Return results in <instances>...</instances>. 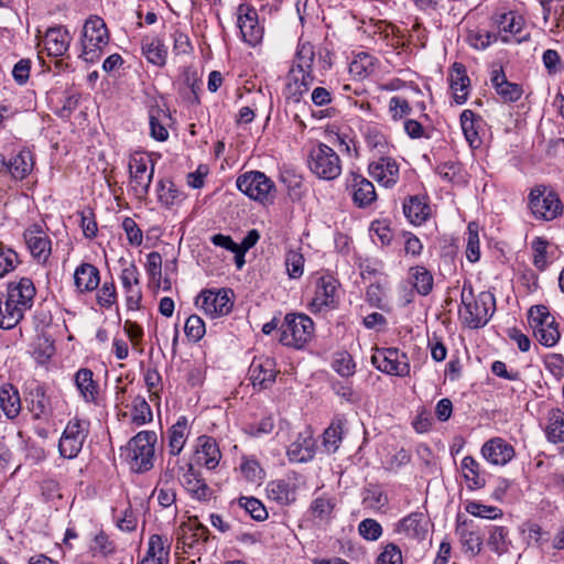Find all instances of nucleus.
<instances>
[{
  "mask_svg": "<svg viewBox=\"0 0 564 564\" xmlns=\"http://www.w3.org/2000/svg\"><path fill=\"white\" fill-rule=\"evenodd\" d=\"M186 429L187 420L185 416H181L169 430V452L171 455L177 456L182 452L186 443Z\"/></svg>",
  "mask_w": 564,
  "mask_h": 564,
  "instance_id": "42",
  "label": "nucleus"
},
{
  "mask_svg": "<svg viewBox=\"0 0 564 564\" xmlns=\"http://www.w3.org/2000/svg\"><path fill=\"white\" fill-rule=\"evenodd\" d=\"M238 505L257 521H263L268 518V511L263 503L254 497H240Z\"/></svg>",
  "mask_w": 564,
  "mask_h": 564,
  "instance_id": "54",
  "label": "nucleus"
},
{
  "mask_svg": "<svg viewBox=\"0 0 564 564\" xmlns=\"http://www.w3.org/2000/svg\"><path fill=\"white\" fill-rule=\"evenodd\" d=\"M169 115L159 107H153L149 112L150 134L158 141H166L169 139V131L166 124Z\"/></svg>",
  "mask_w": 564,
  "mask_h": 564,
  "instance_id": "40",
  "label": "nucleus"
},
{
  "mask_svg": "<svg viewBox=\"0 0 564 564\" xmlns=\"http://www.w3.org/2000/svg\"><path fill=\"white\" fill-rule=\"evenodd\" d=\"M456 532L459 535L465 552H469L471 555H476L480 552L482 538L478 532L469 530L466 521L457 524Z\"/></svg>",
  "mask_w": 564,
  "mask_h": 564,
  "instance_id": "43",
  "label": "nucleus"
},
{
  "mask_svg": "<svg viewBox=\"0 0 564 564\" xmlns=\"http://www.w3.org/2000/svg\"><path fill=\"white\" fill-rule=\"evenodd\" d=\"M492 39L496 40V36L490 32L478 28L468 30L466 35V42L476 50L487 48L490 45Z\"/></svg>",
  "mask_w": 564,
  "mask_h": 564,
  "instance_id": "57",
  "label": "nucleus"
},
{
  "mask_svg": "<svg viewBox=\"0 0 564 564\" xmlns=\"http://www.w3.org/2000/svg\"><path fill=\"white\" fill-rule=\"evenodd\" d=\"M0 406L9 419H14L21 411V400L18 389L12 384L0 388Z\"/></svg>",
  "mask_w": 564,
  "mask_h": 564,
  "instance_id": "38",
  "label": "nucleus"
},
{
  "mask_svg": "<svg viewBox=\"0 0 564 564\" xmlns=\"http://www.w3.org/2000/svg\"><path fill=\"white\" fill-rule=\"evenodd\" d=\"M170 547L171 544L166 536L152 534L149 538L145 556L138 564H167Z\"/></svg>",
  "mask_w": 564,
  "mask_h": 564,
  "instance_id": "27",
  "label": "nucleus"
},
{
  "mask_svg": "<svg viewBox=\"0 0 564 564\" xmlns=\"http://www.w3.org/2000/svg\"><path fill=\"white\" fill-rule=\"evenodd\" d=\"M75 384L86 402L95 403L99 394L98 382L94 379V372L88 368L79 369L75 375Z\"/></svg>",
  "mask_w": 564,
  "mask_h": 564,
  "instance_id": "34",
  "label": "nucleus"
},
{
  "mask_svg": "<svg viewBox=\"0 0 564 564\" xmlns=\"http://www.w3.org/2000/svg\"><path fill=\"white\" fill-rule=\"evenodd\" d=\"M19 263L18 253L0 243V278L13 271Z\"/></svg>",
  "mask_w": 564,
  "mask_h": 564,
  "instance_id": "60",
  "label": "nucleus"
},
{
  "mask_svg": "<svg viewBox=\"0 0 564 564\" xmlns=\"http://www.w3.org/2000/svg\"><path fill=\"white\" fill-rule=\"evenodd\" d=\"M237 25L240 30L242 40L249 45H257L262 39V28L259 25L257 10L241 3L237 9Z\"/></svg>",
  "mask_w": 564,
  "mask_h": 564,
  "instance_id": "13",
  "label": "nucleus"
},
{
  "mask_svg": "<svg viewBox=\"0 0 564 564\" xmlns=\"http://www.w3.org/2000/svg\"><path fill=\"white\" fill-rule=\"evenodd\" d=\"M158 198L161 204L171 207L181 203L184 194L176 188L172 181L160 180L158 183Z\"/></svg>",
  "mask_w": 564,
  "mask_h": 564,
  "instance_id": "45",
  "label": "nucleus"
},
{
  "mask_svg": "<svg viewBox=\"0 0 564 564\" xmlns=\"http://www.w3.org/2000/svg\"><path fill=\"white\" fill-rule=\"evenodd\" d=\"M370 175L386 187H392L399 180V165L389 156H381L369 165Z\"/></svg>",
  "mask_w": 564,
  "mask_h": 564,
  "instance_id": "25",
  "label": "nucleus"
},
{
  "mask_svg": "<svg viewBox=\"0 0 564 564\" xmlns=\"http://www.w3.org/2000/svg\"><path fill=\"white\" fill-rule=\"evenodd\" d=\"M451 89L456 104H464L469 95L470 79L467 76L466 67L462 63H454L448 76Z\"/></svg>",
  "mask_w": 564,
  "mask_h": 564,
  "instance_id": "28",
  "label": "nucleus"
},
{
  "mask_svg": "<svg viewBox=\"0 0 564 564\" xmlns=\"http://www.w3.org/2000/svg\"><path fill=\"white\" fill-rule=\"evenodd\" d=\"M508 531L503 527H494L488 538V545L490 549L501 555L508 551L507 541Z\"/></svg>",
  "mask_w": 564,
  "mask_h": 564,
  "instance_id": "56",
  "label": "nucleus"
},
{
  "mask_svg": "<svg viewBox=\"0 0 564 564\" xmlns=\"http://www.w3.org/2000/svg\"><path fill=\"white\" fill-rule=\"evenodd\" d=\"M154 162L141 153H134L129 160L130 186L139 199H144L154 175Z\"/></svg>",
  "mask_w": 564,
  "mask_h": 564,
  "instance_id": "9",
  "label": "nucleus"
},
{
  "mask_svg": "<svg viewBox=\"0 0 564 564\" xmlns=\"http://www.w3.org/2000/svg\"><path fill=\"white\" fill-rule=\"evenodd\" d=\"M316 443L310 429L300 432L288 447V457L293 463H306L315 455Z\"/></svg>",
  "mask_w": 564,
  "mask_h": 564,
  "instance_id": "19",
  "label": "nucleus"
},
{
  "mask_svg": "<svg viewBox=\"0 0 564 564\" xmlns=\"http://www.w3.org/2000/svg\"><path fill=\"white\" fill-rule=\"evenodd\" d=\"M375 68L373 57L367 53L358 54L349 66L350 73L359 79L372 74Z\"/></svg>",
  "mask_w": 564,
  "mask_h": 564,
  "instance_id": "52",
  "label": "nucleus"
},
{
  "mask_svg": "<svg viewBox=\"0 0 564 564\" xmlns=\"http://www.w3.org/2000/svg\"><path fill=\"white\" fill-rule=\"evenodd\" d=\"M181 482L193 497L199 500H207L212 497V489L200 477V474L194 469L192 464L188 465V469L183 474Z\"/></svg>",
  "mask_w": 564,
  "mask_h": 564,
  "instance_id": "33",
  "label": "nucleus"
},
{
  "mask_svg": "<svg viewBox=\"0 0 564 564\" xmlns=\"http://www.w3.org/2000/svg\"><path fill=\"white\" fill-rule=\"evenodd\" d=\"M347 189L359 208L371 206L378 198L375 185L364 175L351 172L347 177Z\"/></svg>",
  "mask_w": 564,
  "mask_h": 564,
  "instance_id": "15",
  "label": "nucleus"
},
{
  "mask_svg": "<svg viewBox=\"0 0 564 564\" xmlns=\"http://www.w3.org/2000/svg\"><path fill=\"white\" fill-rule=\"evenodd\" d=\"M337 280L333 275H322L316 282L315 295L310 303L313 313L324 308H334L336 305Z\"/></svg>",
  "mask_w": 564,
  "mask_h": 564,
  "instance_id": "18",
  "label": "nucleus"
},
{
  "mask_svg": "<svg viewBox=\"0 0 564 564\" xmlns=\"http://www.w3.org/2000/svg\"><path fill=\"white\" fill-rule=\"evenodd\" d=\"M409 100L403 96H393L389 100V112L393 120L402 119L411 113Z\"/></svg>",
  "mask_w": 564,
  "mask_h": 564,
  "instance_id": "63",
  "label": "nucleus"
},
{
  "mask_svg": "<svg viewBox=\"0 0 564 564\" xmlns=\"http://www.w3.org/2000/svg\"><path fill=\"white\" fill-rule=\"evenodd\" d=\"M315 59V50L310 42H300L296 50L293 66L305 70H311Z\"/></svg>",
  "mask_w": 564,
  "mask_h": 564,
  "instance_id": "53",
  "label": "nucleus"
},
{
  "mask_svg": "<svg viewBox=\"0 0 564 564\" xmlns=\"http://www.w3.org/2000/svg\"><path fill=\"white\" fill-rule=\"evenodd\" d=\"M196 449V463L207 469H215L221 458L217 442L210 436H199Z\"/></svg>",
  "mask_w": 564,
  "mask_h": 564,
  "instance_id": "29",
  "label": "nucleus"
},
{
  "mask_svg": "<svg viewBox=\"0 0 564 564\" xmlns=\"http://www.w3.org/2000/svg\"><path fill=\"white\" fill-rule=\"evenodd\" d=\"M430 206L424 197L411 196L403 204V213L413 225H422L430 215Z\"/></svg>",
  "mask_w": 564,
  "mask_h": 564,
  "instance_id": "36",
  "label": "nucleus"
},
{
  "mask_svg": "<svg viewBox=\"0 0 564 564\" xmlns=\"http://www.w3.org/2000/svg\"><path fill=\"white\" fill-rule=\"evenodd\" d=\"M462 474L470 490L486 486V477L480 471L479 463L473 456H465L460 463Z\"/></svg>",
  "mask_w": 564,
  "mask_h": 564,
  "instance_id": "35",
  "label": "nucleus"
},
{
  "mask_svg": "<svg viewBox=\"0 0 564 564\" xmlns=\"http://www.w3.org/2000/svg\"><path fill=\"white\" fill-rule=\"evenodd\" d=\"M286 80L288 98L297 102L313 85L314 76L311 70H305L292 66L288 74Z\"/></svg>",
  "mask_w": 564,
  "mask_h": 564,
  "instance_id": "22",
  "label": "nucleus"
},
{
  "mask_svg": "<svg viewBox=\"0 0 564 564\" xmlns=\"http://www.w3.org/2000/svg\"><path fill=\"white\" fill-rule=\"evenodd\" d=\"M28 408L30 412L33 414L34 419H41L46 414L50 399L46 397L44 389L42 387H36L29 392L26 398Z\"/></svg>",
  "mask_w": 564,
  "mask_h": 564,
  "instance_id": "46",
  "label": "nucleus"
},
{
  "mask_svg": "<svg viewBox=\"0 0 564 564\" xmlns=\"http://www.w3.org/2000/svg\"><path fill=\"white\" fill-rule=\"evenodd\" d=\"M156 440L155 432L141 431L129 441L127 458L133 471L145 473L153 468Z\"/></svg>",
  "mask_w": 564,
  "mask_h": 564,
  "instance_id": "2",
  "label": "nucleus"
},
{
  "mask_svg": "<svg viewBox=\"0 0 564 564\" xmlns=\"http://www.w3.org/2000/svg\"><path fill=\"white\" fill-rule=\"evenodd\" d=\"M229 293L230 291L226 289L205 290L198 295L197 304L210 317L227 315L231 312L234 305Z\"/></svg>",
  "mask_w": 564,
  "mask_h": 564,
  "instance_id": "14",
  "label": "nucleus"
},
{
  "mask_svg": "<svg viewBox=\"0 0 564 564\" xmlns=\"http://www.w3.org/2000/svg\"><path fill=\"white\" fill-rule=\"evenodd\" d=\"M236 184L241 193L262 205L272 204L275 198V184L263 172H245L237 177Z\"/></svg>",
  "mask_w": 564,
  "mask_h": 564,
  "instance_id": "5",
  "label": "nucleus"
},
{
  "mask_svg": "<svg viewBox=\"0 0 564 564\" xmlns=\"http://www.w3.org/2000/svg\"><path fill=\"white\" fill-rule=\"evenodd\" d=\"M108 43L109 32L105 21L97 15L89 17L83 28L80 57L87 63L97 62Z\"/></svg>",
  "mask_w": 564,
  "mask_h": 564,
  "instance_id": "3",
  "label": "nucleus"
},
{
  "mask_svg": "<svg viewBox=\"0 0 564 564\" xmlns=\"http://www.w3.org/2000/svg\"><path fill=\"white\" fill-rule=\"evenodd\" d=\"M371 359L378 370L388 375L405 377L410 373L406 355L397 348L377 349Z\"/></svg>",
  "mask_w": 564,
  "mask_h": 564,
  "instance_id": "11",
  "label": "nucleus"
},
{
  "mask_svg": "<svg viewBox=\"0 0 564 564\" xmlns=\"http://www.w3.org/2000/svg\"><path fill=\"white\" fill-rule=\"evenodd\" d=\"M465 510L474 517L491 520L501 518L503 514L501 509L494 506H486L477 501H467Z\"/></svg>",
  "mask_w": 564,
  "mask_h": 564,
  "instance_id": "55",
  "label": "nucleus"
},
{
  "mask_svg": "<svg viewBox=\"0 0 564 564\" xmlns=\"http://www.w3.org/2000/svg\"><path fill=\"white\" fill-rule=\"evenodd\" d=\"M285 265L291 279H297L304 271V257L296 250H290L285 256Z\"/></svg>",
  "mask_w": 564,
  "mask_h": 564,
  "instance_id": "59",
  "label": "nucleus"
},
{
  "mask_svg": "<svg viewBox=\"0 0 564 564\" xmlns=\"http://www.w3.org/2000/svg\"><path fill=\"white\" fill-rule=\"evenodd\" d=\"M397 531L408 538L423 540L427 534V519L423 512H412L401 519Z\"/></svg>",
  "mask_w": 564,
  "mask_h": 564,
  "instance_id": "30",
  "label": "nucleus"
},
{
  "mask_svg": "<svg viewBox=\"0 0 564 564\" xmlns=\"http://www.w3.org/2000/svg\"><path fill=\"white\" fill-rule=\"evenodd\" d=\"M152 410L143 397H135L132 401L131 422L141 426L152 421Z\"/></svg>",
  "mask_w": 564,
  "mask_h": 564,
  "instance_id": "50",
  "label": "nucleus"
},
{
  "mask_svg": "<svg viewBox=\"0 0 564 564\" xmlns=\"http://www.w3.org/2000/svg\"><path fill=\"white\" fill-rule=\"evenodd\" d=\"M344 424L341 420L332 422L324 432V446L329 453H335L341 443Z\"/></svg>",
  "mask_w": 564,
  "mask_h": 564,
  "instance_id": "51",
  "label": "nucleus"
},
{
  "mask_svg": "<svg viewBox=\"0 0 564 564\" xmlns=\"http://www.w3.org/2000/svg\"><path fill=\"white\" fill-rule=\"evenodd\" d=\"M296 479L291 477L272 480L267 486L268 497L283 506L296 500Z\"/></svg>",
  "mask_w": 564,
  "mask_h": 564,
  "instance_id": "26",
  "label": "nucleus"
},
{
  "mask_svg": "<svg viewBox=\"0 0 564 564\" xmlns=\"http://www.w3.org/2000/svg\"><path fill=\"white\" fill-rule=\"evenodd\" d=\"M498 23L501 33V41L505 43H509L512 40L517 43H521L530 37L529 33L522 34L525 21L522 15H519L516 12L510 11L502 14Z\"/></svg>",
  "mask_w": 564,
  "mask_h": 564,
  "instance_id": "23",
  "label": "nucleus"
},
{
  "mask_svg": "<svg viewBox=\"0 0 564 564\" xmlns=\"http://www.w3.org/2000/svg\"><path fill=\"white\" fill-rule=\"evenodd\" d=\"M314 323L305 314L289 313L281 325L280 343L292 348H303L313 337Z\"/></svg>",
  "mask_w": 564,
  "mask_h": 564,
  "instance_id": "4",
  "label": "nucleus"
},
{
  "mask_svg": "<svg viewBox=\"0 0 564 564\" xmlns=\"http://www.w3.org/2000/svg\"><path fill=\"white\" fill-rule=\"evenodd\" d=\"M359 534L367 541H377L382 535V527L375 519H365L358 525Z\"/></svg>",
  "mask_w": 564,
  "mask_h": 564,
  "instance_id": "62",
  "label": "nucleus"
},
{
  "mask_svg": "<svg viewBox=\"0 0 564 564\" xmlns=\"http://www.w3.org/2000/svg\"><path fill=\"white\" fill-rule=\"evenodd\" d=\"M74 282L77 291L80 293L96 290L100 283L98 268L91 263H82L75 270Z\"/></svg>",
  "mask_w": 564,
  "mask_h": 564,
  "instance_id": "31",
  "label": "nucleus"
},
{
  "mask_svg": "<svg viewBox=\"0 0 564 564\" xmlns=\"http://www.w3.org/2000/svg\"><path fill=\"white\" fill-rule=\"evenodd\" d=\"M72 35L63 26L48 28L44 34L42 44L50 56H63L69 48Z\"/></svg>",
  "mask_w": 564,
  "mask_h": 564,
  "instance_id": "21",
  "label": "nucleus"
},
{
  "mask_svg": "<svg viewBox=\"0 0 564 564\" xmlns=\"http://www.w3.org/2000/svg\"><path fill=\"white\" fill-rule=\"evenodd\" d=\"M547 241L544 238L538 237L532 241V251H533V264L534 267L543 271L547 267Z\"/></svg>",
  "mask_w": 564,
  "mask_h": 564,
  "instance_id": "58",
  "label": "nucleus"
},
{
  "mask_svg": "<svg viewBox=\"0 0 564 564\" xmlns=\"http://www.w3.org/2000/svg\"><path fill=\"white\" fill-rule=\"evenodd\" d=\"M410 273L413 279V285L419 294L425 296L432 292L434 279L425 267H413L410 269Z\"/></svg>",
  "mask_w": 564,
  "mask_h": 564,
  "instance_id": "47",
  "label": "nucleus"
},
{
  "mask_svg": "<svg viewBox=\"0 0 564 564\" xmlns=\"http://www.w3.org/2000/svg\"><path fill=\"white\" fill-rule=\"evenodd\" d=\"M176 550L182 549L183 553L205 544L209 539V530L199 522L197 517H191L177 529Z\"/></svg>",
  "mask_w": 564,
  "mask_h": 564,
  "instance_id": "12",
  "label": "nucleus"
},
{
  "mask_svg": "<svg viewBox=\"0 0 564 564\" xmlns=\"http://www.w3.org/2000/svg\"><path fill=\"white\" fill-rule=\"evenodd\" d=\"M142 53L148 59L156 66H163L166 62L167 51L163 42L158 37H145L142 40Z\"/></svg>",
  "mask_w": 564,
  "mask_h": 564,
  "instance_id": "39",
  "label": "nucleus"
},
{
  "mask_svg": "<svg viewBox=\"0 0 564 564\" xmlns=\"http://www.w3.org/2000/svg\"><path fill=\"white\" fill-rule=\"evenodd\" d=\"M490 83L496 90V94L505 102H514L519 100L523 94L522 87L519 84L511 83L502 67L494 68L490 74Z\"/></svg>",
  "mask_w": 564,
  "mask_h": 564,
  "instance_id": "24",
  "label": "nucleus"
},
{
  "mask_svg": "<svg viewBox=\"0 0 564 564\" xmlns=\"http://www.w3.org/2000/svg\"><path fill=\"white\" fill-rule=\"evenodd\" d=\"M528 322L535 339L545 347H553L561 334L555 317L545 305H534L528 312Z\"/></svg>",
  "mask_w": 564,
  "mask_h": 564,
  "instance_id": "7",
  "label": "nucleus"
},
{
  "mask_svg": "<svg viewBox=\"0 0 564 564\" xmlns=\"http://www.w3.org/2000/svg\"><path fill=\"white\" fill-rule=\"evenodd\" d=\"M545 434L552 443L564 442V412L561 409H551L547 413Z\"/></svg>",
  "mask_w": 564,
  "mask_h": 564,
  "instance_id": "41",
  "label": "nucleus"
},
{
  "mask_svg": "<svg viewBox=\"0 0 564 564\" xmlns=\"http://www.w3.org/2000/svg\"><path fill=\"white\" fill-rule=\"evenodd\" d=\"M307 163L310 171L321 180L333 181L341 173L339 155L324 143H318L310 150Z\"/></svg>",
  "mask_w": 564,
  "mask_h": 564,
  "instance_id": "8",
  "label": "nucleus"
},
{
  "mask_svg": "<svg viewBox=\"0 0 564 564\" xmlns=\"http://www.w3.org/2000/svg\"><path fill=\"white\" fill-rule=\"evenodd\" d=\"M35 286L31 279L22 278L17 284L10 283L8 286V296L10 302H14L22 308L31 307L35 296Z\"/></svg>",
  "mask_w": 564,
  "mask_h": 564,
  "instance_id": "32",
  "label": "nucleus"
},
{
  "mask_svg": "<svg viewBox=\"0 0 564 564\" xmlns=\"http://www.w3.org/2000/svg\"><path fill=\"white\" fill-rule=\"evenodd\" d=\"M23 238L32 257L39 263H45L51 256L52 242L42 226L37 224L30 226L25 229Z\"/></svg>",
  "mask_w": 564,
  "mask_h": 564,
  "instance_id": "16",
  "label": "nucleus"
},
{
  "mask_svg": "<svg viewBox=\"0 0 564 564\" xmlns=\"http://www.w3.org/2000/svg\"><path fill=\"white\" fill-rule=\"evenodd\" d=\"M478 121L479 120L473 110L466 109L460 115V126L464 135L473 148H477L481 142L478 137Z\"/></svg>",
  "mask_w": 564,
  "mask_h": 564,
  "instance_id": "44",
  "label": "nucleus"
},
{
  "mask_svg": "<svg viewBox=\"0 0 564 564\" xmlns=\"http://www.w3.org/2000/svg\"><path fill=\"white\" fill-rule=\"evenodd\" d=\"M281 182L286 186L289 197L294 200H300L304 193L303 180L293 171H284L280 176Z\"/></svg>",
  "mask_w": 564,
  "mask_h": 564,
  "instance_id": "48",
  "label": "nucleus"
},
{
  "mask_svg": "<svg viewBox=\"0 0 564 564\" xmlns=\"http://www.w3.org/2000/svg\"><path fill=\"white\" fill-rule=\"evenodd\" d=\"M279 370L275 360L271 357H254L249 367V378L253 387L259 389H268L274 382Z\"/></svg>",
  "mask_w": 564,
  "mask_h": 564,
  "instance_id": "17",
  "label": "nucleus"
},
{
  "mask_svg": "<svg viewBox=\"0 0 564 564\" xmlns=\"http://www.w3.org/2000/svg\"><path fill=\"white\" fill-rule=\"evenodd\" d=\"M376 564H403L402 552L394 543H388L376 558Z\"/></svg>",
  "mask_w": 564,
  "mask_h": 564,
  "instance_id": "61",
  "label": "nucleus"
},
{
  "mask_svg": "<svg viewBox=\"0 0 564 564\" xmlns=\"http://www.w3.org/2000/svg\"><path fill=\"white\" fill-rule=\"evenodd\" d=\"M482 457L490 464L503 466L514 456V448L501 437L487 441L481 447Z\"/></svg>",
  "mask_w": 564,
  "mask_h": 564,
  "instance_id": "20",
  "label": "nucleus"
},
{
  "mask_svg": "<svg viewBox=\"0 0 564 564\" xmlns=\"http://www.w3.org/2000/svg\"><path fill=\"white\" fill-rule=\"evenodd\" d=\"M89 433V422L78 417L72 419L58 443V451L62 457L73 459L80 453Z\"/></svg>",
  "mask_w": 564,
  "mask_h": 564,
  "instance_id": "10",
  "label": "nucleus"
},
{
  "mask_svg": "<svg viewBox=\"0 0 564 564\" xmlns=\"http://www.w3.org/2000/svg\"><path fill=\"white\" fill-rule=\"evenodd\" d=\"M528 208L536 220L552 221L563 214V204L558 195L544 186L532 188L528 195Z\"/></svg>",
  "mask_w": 564,
  "mask_h": 564,
  "instance_id": "6",
  "label": "nucleus"
},
{
  "mask_svg": "<svg viewBox=\"0 0 564 564\" xmlns=\"http://www.w3.org/2000/svg\"><path fill=\"white\" fill-rule=\"evenodd\" d=\"M335 508V501L330 497L321 496L315 498L310 507L314 518L322 522H328Z\"/></svg>",
  "mask_w": 564,
  "mask_h": 564,
  "instance_id": "49",
  "label": "nucleus"
},
{
  "mask_svg": "<svg viewBox=\"0 0 564 564\" xmlns=\"http://www.w3.org/2000/svg\"><path fill=\"white\" fill-rule=\"evenodd\" d=\"M462 305L459 316L463 323L469 328H480L489 322L494 314L496 300L490 292H480L475 296L473 286L465 283L462 290Z\"/></svg>",
  "mask_w": 564,
  "mask_h": 564,
  "instance_id": "1",
  "label": "nucleus"
},
{
  "mask_svg": "<svg viewBox=\"0 0 564 564\" xmlns=\"http://www.w3.org/2000/svg\"><path fill=\"white\" fill-rule=\"evenodd\" d=\"M33 165L34 159L32 152L23 149L9 161L7 167L15 180H23L31 173Z\"/></svg>",
  "mask_w": 564,
  "mask_h": 564,
  "instance_id": "37",
  "label": "nucleus"
},
{
  "mask_svg": "<svg viewBox=\"0 0 564 564\" xmlns=\"http://www.w3.org/2000/svg\"><path fill=\"white\" fill-rule=\"evenodd\" d=\"M184 329L186 336L196 343L205 335V323L198 315H191L186 319Z\"/></svg>",
  "mask_w": 564,
  "mask_h": 564,
  "instance_id": "64",
  "label": "nucleus"
}]
</instances>
